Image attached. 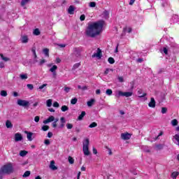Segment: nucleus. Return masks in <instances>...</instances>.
I'll return each mask as SVG.
<instances>
[{
    "mask_svg": "<svg viewBox=\"0 0 179 179\" xmlns=\"http://www.w3.org/2000/svg\"><path fill=\"white\" fill-rule=\"evenodd\" d=\"M0 94L2 97H6V96H8V92L6 90H1Z\"/></svg>",
    "mask_w": 179,
    "mask_h": 179,
    "instance_id": "30",
    "label": "nucleus"
},
{
    "mask_svg": "<svg viewBox=\"0 0 179 179\" xmlns=\"http://www.w3.org/2000/svg\"><path fill=\"white\" fill-rule=\"evenodd\" d=\"M44 143H45V145L48 146V145H50V142L48 139H46V140H45Z\"/></svg>",
    "mask_w": 179,
    "mask_h": 179,
    "instance_id": "57",
    "label": "nucleus"
},
{
    "mask_svg": "<svg viewBox=\"0 0 179 179\" xmlns=\"http://www.w3.org/2000/svg\"><path fill=\"white\" fill-rule=\"evenodd\" d=\"M117 79H118L119 82H120V83H122V82H124V77L118 76Z\"/></svg>",
    "mask_w": 179,
    "mask_h": 179,
    "instance_id": "51",
    "label": "nucleus"
},
{
    "mask_svg": "<svg viewBox=\"0 0 179 179\" xmlns=\"http://www.w3.org/2000/svg\"><path fill=\"white\" fill-rule=\"evenodd\" d=\"M43 54H45V57H50V50L48 48L43 49Z\"/></svg>",
    "mask_w": 179,
    "mask_h": 179,
    "instance_id": "22",
    "label": "nucleus"
},
{
    "mask_svg": "<svg viewBox=\"0 0 179 179\" xmlns=\"http://www.w3.org/2000/svg\"><path fill=\"white\" fill-rule=\"evenodd\" d=\"M108 62H109V64L113 65V64H114L115 62V60H114V58H113V57H109L108 59Z\"/></svg>",
    "mask_w": 179,
    "mask_h": 179,
    "instance_id": "35",
    "label": "nucleus"
},
{
    "mask_svg": "<svg viewBox=\"0 0 179 179\" xmlns=\"http://www.w3.org/2000/svg\"><path fill=\"white\" fill-rule=\"evenodd\" d=\"M53 107L58 108V107H59V103H58V102L53 103Z\"/></svg>",
    "mask_w": 179,
    "mask_h": 179,
    "instance_id": "56",
    "label": "nucleus"
},
{
    "mask_svg": "<svg viewBox=\"0 0 179 179\" xmlns=\"http://www.w3.org/2000/svg\"><path fill=\"white\" fill-rule=\"evenodd\" d=\"M85 115H86V112L83 111L81 113V114L78 117V121H82V120H83V117H85Z\"/></svg>",
    "mask_w": 179,
    "mask_h": 179,
    "instance_id": "20",
    "label": "nucleus"
},
{
    "mask_svg": "<svg viewBox=\"0 0 179 179\" xmlns=\"http://www.w3.org/2000/svg\"><path fill=\"white\" fill-rule=\"evenodd\" d=\"M80 66V63H76L73 66L72 70L75 71V69H78Z\"/></svg>",
    "mask_w": 179,
    "mask_h": 179,
    "instance_id": "33",
    "label": "nucleus"
},
{
    "mask_svg": "<svg viewBox=\"0 0 179 179\" xmlns=\"http://www.w3.org/2000/svg\"><path fill=\"white\" fill-rule=\"evenodd\" d=\"M90 8H96V2H90Z\"/></svg>",
    "mask_w": 179,
    "mask_h": 179,
    "instance_id": "50",
    "label": "nucleus"
},
{
    "mask_svg": "<svg viewBox=\"0 0 179 179\" xmlns=\"http://www.w3.org/2000/svg\"><path fill=\"white\" fill-rule=\"evenodd\" d=\"M55 120V117L50 116L47 120L43 121V124H48V122H52Z\"/></svg>",
    "mask_w": 179,
    "mask_h": 179,
    "instance_id": "12",
    "label": "nucleus"
},
{
    "mask_svg": "<svg viewBox=\"0 0 179 179\" xmlns=\"http://www.w3.org/2000/svg\"><path fill=\"white\" fill-rule=\"evenodd\" d=\"M76 103H78V99L77 98H74V99H72L71 100V104H76Z\"/></svg>",
    "mask_w": 179,
    "mask_h": 179,
    "instance_id": "44",
    "label": "nucleus"
},
{
    "mask_svg": "<svg viewBox=\"0 0 179 179\" xmlns=\"http://www.w3.org/2000/svg\"><path fill=\"white\" fill-rule=\"evenodd\" d=\"M66 128L67 129H72L73 128V124L71 123H67Z\"/></svg>",
    "mask_w": 179,
    "mask_h": 179,
    "instance_id": "43",
    "label": "nucleus"
},
{
    "mask_svg": "<svg viewBox=\"0 0 179 179\" xmlns=\"http://www.w3.org/2000/svg\"><path fill=\"white\" fill-rule=\"evenodd\" d=\"M41 129L43 131H48L50 129V127L48 125H43Z\"/></svg>",
    "mask_w": 179,
    "mask_h": 179,
    "instance_id": "36",
    "label": "nucleus"
},
{
    "mask_svg": "<svg viewBox=\"0 0 179 179\" xmlns=\"http://www.w3.org/2000/svg\"><path fill=\"white\" fill-rule=\"evenodd\" d=\"M104 19H108L110 16V12H108L107 10H105L102 13Z\"/></svg>",
    "mask_w": 179,
    "mask_h": 179,
    "instance_id": "15",
    "label": "nucleus"
},
{
    "mask_svg": "<svg viewBox=\"0 0 179 179\" xmlns=\"http://www.w3.org/2000/svg\"><path fill=\"white\" fill-rule=\"evenodd\" d=\"M68 12L70 15H73V12H75V8L73 6H70L69 7Z\"/></svg>",
    "mask_w": 179,
    "mask_h": 179,
    "instance_id": "18",
    "label": "nucleus"
},
{
    "mask_svg": "<svg viewBox=\"0 0 179 179\" xmlns=\"http://www.w3.org/2000/svg\"><path fill=\"white\" fill-rule=\"evenodd\" d=\"M27 87H28L29 90H33V89H34V86H33L31 84L27 85Z\"/></svg>",
    "mask_w": 179,
    "mask_h": 179,
    "instance_id": "47",
    "label": "nucleus"
},
{
    "mask_svg": "<svg viewBox=\"0 0 179 179\" xmlns=\"http://www.w3.org/2000/svg\"><path fill=\"white\" fill-rule=\"evenodd\" d=\"M23 140V136L20 133H17L15 134V142H20V141Z\"/></svg>",
    "mask_w": 179,
    "mask_h": 179,
    "instance_id": "10",
    "label": "nucleus"
},
{
    "mask_svg": "<svg viewBox=\"0 0 179 179\" xmlns=\"http://www.w3.org/2000/svg\"><path fill=\"white\" fill-rule=\"evenodd\" d=\"M25 134H27V138L28 141L31 142V141H33V138H31L33 136V133H31L30 131H25Z\"/></svg>",
    "mask_w": 179,
    "mask_h": 179,
    "instance_id": "14",
    "label": "nucleus"
},
{
    "mask_svg": "<svg viewBox=\"0 0 179 179\" xmlns=\"http://www.w3.org/2000/svg\"><path fill=\"white\" fill-rule=\"evenodd\" d=\"M163 52L165 54V55H168V54H169V49H167L166 48H164Z\"/></svg>",
    "mask_w": 179,
    "mask_h": 179,
    "instance_id": "49",
    "label": "nucleus"
},
{
    "mask_svg": "<svg viewBox=\"0 0 179 179\" xmlns=\"http://www.w3.org/2000/svg\"><path fill=\"white\" fill-rule=\"evenodd\" d=\"M6 128H13V124H12V122L10 120H7L6 122Z\"/></svg>",
    "mask_w": 179,
    "mask_h": 179,
    "instance_id": "19",
    "label": "nucleus"
},
{
    "mask_svg": "<svg viewBox=\"0 0 179 179\" xmlns=\"http://www.w3.org/2000/svg\"><path fill=\"white\" fill-rule=\"evenodd\" d=\"M171 124L173 126V127H176L177 125H178V121L177 120V119H174L171 121Z\"/></svg>",
    "mask_w": 179,
    "mask_h": 179,
    "instance_id": "32",
    "label": "nucleus"
},
{
    "mask_svg": "<svg viewBox=\"0 0 179 179\" xmlns=\"http://www.w3.org/2000/svg\"><path fill=\"white\" fill-rule=\"evenodd\" d=\"M31 52H33L34 59H36V58H37V54L36 53V48H32Z\"/></svg>",
    "mask_w": 179,
    "mask_h": 179,
    "instance_id": "46",
    "label": "nucleus"
},
{
    "mask_svg": "<svg viewBox=\"0 0 179 179\" xmlns=\"http://www.w3.org/2000/svg\"><path fill=\"white\" fill-rule=\"evenodd\" d=\"M20 78L22 80H24V79H27L28 76L27 74H20Z\"/></svg>",
    "mask_w": 179,
    "mask_h": 179,
    "instance_id": "37",
    "label": "nucleus"
},
{
    "mask_svg": "<svg viewBox=\"0 0 179 179\" xmlns=\"http://www.w3.org/2000/svg\"><path fill=\"white\" fill-rule=\"evenodd\" d=\"M62 111H63V113H65V111H68V110H69V108L67 106H62L61 108Z\"/></svg>",
    "mask_w": 179,
    "mask_h": 179,
    "instance_id": "29",
    "label": "nucleus"
},
{
    "mask_svg": "<svg viewBox=\"0 0 179 179\" xmlns=\"http://www.w3.org/2000/svg\"><path fill=\"white\" fill-rule=\"evenodd\" d=\"M161 113H162V114H166V113H167V108H166V107H162V108Z\"/></svg>",
    "mask_w": 179,
    "mask_h": 179,
    "instance_id": "45",
    "label": "nucleus"
},
{
    "mask_svg": "<svg viewBox=\"0 0 179 179\" xmlns=\"http://www.w3.org/2000/svg\"><path fill=\"white\" fill-rule=\"evenodd\" d=\"M17 103L18 104V106H21L22 107H29V104L28 101L22 99H18Z\"/></svg>",
    "mask_w": 179,
    "mask_h": 179,
    "instance_id": "6",
    "label": "nucleus"
},
{
    "mask_svg": "<svg viewBox=\"0 0 179 179\" xmlns=\"http://www.w3.org/2000/svg\"><path fill=\"white\" fill-rule=\"evenodd\" d=\"M0 57L3 61H5V62H8V61H10V59L8 57H5L3 54H0Z\"/></svg>",
    "mask_w": 179,
    "mask_h": 179,
    "instance_id": "23",
    "label": "nucleus"
},
{
    "mask_svg": "<svg viewBox=\"0 0 179 179\" xmlns=\"http://www.w3.org/2000/svg\"><path fill=\"white\" fill-rule=\"evenodd\" d=\"M106 94L107 96H111L113 94V90L111 89L106 90Z\"/></svg>",
    "mask_w": 179,
    "mask_h": 179,
    "instance_id": "41",
    "label": "nucleus"
},
{
    "mask_svg": "<svg viewBox=\"0 0 179 179\" xmlns=\"http://www.w3.org/2000/svg\"><path fill=\"white\" fill-rule=\"evenodd\" d=\"M80 52H82V49L80 48H73V52L71 55V59L74 62L78 61L80 58Z\"/></svg>",
    "mask_w": 179,
    "mask_h": 179,
    "instance_id": "3",
    "label": "nucleus"
},
{
    "mask_svg": "<svg viewBox=\"0 0 179 179\" xmlns=\"http://www.w3.org/2000/svg\"><path fill=\"white\" fill-rule=\"evenodd\" d=\"M137 93H138V97H139L140 99H142V97H145V96H147V95H148V94H146V93H143V94H142V90H139L137 92Z\"/></svg>",
    "mask_w": 179,
    "mask_h": 179,
    "instance_id": "17",
    "label": "nucleus"
},
{
    "mask_svg": "<svg viewBox=\"0 0 179 179\" xmlns=\"http://www.w3.org/2000/svg\"><path fill=\"white\" fill-rule=\"evenodd\" d=\"M121 138L123 141H128L131 139V134L129 133H122L121 134Z\"/></svg>",
    "mask_w": 179,
    "mask_h": 179,
    "instance_id": "8",
    "label": "nucleus"
},
{
    "mask_svg": "<svg viewBox=\"0 0 179 179\" xmlns=\"http://www.w3.org/2000/svg\"><path fill=\"white\" fill-rule=\"evenodd\" d=\"M173 138H175V140L176 141L177 143L176 145H178V146H179V134H176Z\"/></svg>",
    "mask_w": 179,
    "mask_h": 179,
    "instance_id": "31",
    "label": "nucleus"
},
{
    "mask_svg": "<svg viewBox=\"0 0 179 179\" xmlns=\"http://www.w3.org/2000/svg\"><path fill=\"white\" fill-rule=\"evenodd\" d=\"M148 107H150L151 108H155V107H156V101L155 100V98L152 97L150 99V101L148 103Z\"/></svg>",
    "mask_w": 179,
    "mask_h": 179,
    "instance_id": "9",
    "label": "nucleus"
},
{
    "mask_svg": "<svg viewBox=\"0 0 179 179\" xmlns=\"http://www.w3.org/2000/svg\"><path fill=\"white\" fill-rule=\"evenodd\" d=\"M48 138H52V132L49 131L48 133Z\"/></svg>",
    "mask_w": 179,
    "mask_h": 179,
    "instance_id": "58",
    "label": "nucleus"
},
{
    "mask_svg": "<svg viewBox=\"0 0 179 179\" xmlns=\"http://www.w3.org/2000/svg\"><path fill=\"white\" fill-rule=\"evenodd\" d=\"M85 19H86V16L85 15H80V20H81V22H83V20H85Z\"/></svg>",
    "mask_w": 179,
    "mask_h": 179,
    "instance_id": "52",
    "label": "nucleus"
},
{
    "mask_svg": "<svg viewBox=\"0 0 179 179\" xmlns=\"http://www.w3.org/2000/svg\"><path fill=\"white\" fill-rule=\"evenodd\" d=\"M157 148H158V149H163V145L162 144L157 145Z\"/></svg>",
    "mask_w": 179,
    "mask_h": 179,
    "instance_id": "64",
    "label": "nucleus"
},
{
    "mask_svg": "<svg viewBox=\"0 0 179 179\" xmlns=\"http://www.w3.org/2000/svg\"><path fill=\"white\" fill-rule=\"evenodd\" d=\"M26 155H27V151H26V150H21L20 152V156H21V157H24V156H26Z\"/></svg>",
    "mask_w": 179,
    "mask_h": 179,
    "instance_id": "26",
    "label": "nucleus"
},
{
    "mask_svg": "<svg viewBox=\"0 0 179 179\" xmlns=\"http://www.w3.org/2000/svg\"><path fill=\"white\" fill-rule=\"evenodd\" d=\"M58 69V66L57 65H54L52 66V68L50 69V72H55Z\"/></svg>",
    "mask_w": 179,
    "mask_h": 179,
    "instance_id": "28",
    "label": "nucleus"
},
{
    "mask_svg": "<svg viewBox=\"0 0 179 179\" xmlns=\"http://www.w3.org/2000/svg\"><path fill=\"white\" fill-rule=\"evenodd\" d=\"M113 71H114L113 69H106L103 74L108 75V73H110V71L113 72Z\"/></svg>",
    "mask_w": 179,
    "mask_h": 179,
    "instance_id": "40",
    "label": "nucleus"
},
{
    "mask_svg": "<svg viewBox=\"0 0 179 179\" xmlns=\"http://www.w3.org/2000/svg\"><path fill=\"white\" fill-rule=\"evenodd\" d=\"M96 127H97V123L96 122H94L89 125V128H96Z\"/></svg>",
    "mask_w": 179,
    "mask_h": 179,
    "instance_id": "38",
    "label": "nucleus"
},
{
    "mask_svg": "<svg viewBox=\"0 0 179 179\" xmlns=\"http://www.w3.org/2000/svg\"><path fill=\"white\" fill-rule=\"evenodd\" d=\"M29 2H30V0H22L21 6H24V5H27Z\"/></svg>",
    "mask_w": 179,
    "mask_h": 179,
    "instance_id": "34",
    "label": "nucleus"
},
{
    "mask_svg": "<svg viewBox=\"0 0 179 179\" xmlns=\"http://www.w3.org/2000/svg\"><path fill=\"white\" fill-rule=\"evenodd\" d=\"M70 91H71V87H64V92L66 93H69Z\"/></svg>",
    "mask_w": 179,
    "mask_h": 179,
    "instance_id": "48",
    "label": "nucleus"
},
{
    "mask_svg": "<svg viewBox=\"0 0 179 179\" xmlns=\"http://www.w3.org/2000/svg\"><path fill=\"white\" fill-rule=\"evenodd\" d=\"M43 64H45V59H42V60H41V62H39V65H43Z\"/></svg>",
    "mask_w": 179,
    "mask_h": 179,
    "instance_id": "60",
    "label": "nucleus"
},
{
    "mask_svg": "<svg viewBox=\"0 0 179 179\" xmlns=\"http://www.w3.org/2000/svg\"><path fill=\"white\" fill-rule=\"evenodd\" d=\"M94 99H92L90 101L87 102V104L88 106V107H92V106H93L94 103Z\"/></svg>",
    "mask_w": 179,
    "mask_h": 179,
    "instance_id": "24",
    "label": "nucleus"
},
{
    "mask_svg": "<svg viewBox=\"0 0 179 179\" xmlns=\"http://www.w3.org/2000/svg\"><path fill=\"white\" fill-rule=\"evenodd\" d=\"M104 26V21L99 20L96 22L89 23L87 29L85 30V34L87 37H91L92 38L99 36L103 30V27Z\"/></svg>",
    "mask_w": 179,
    "mask_h": 179,
    "instance_id": "1",
    "label": "nucleus"
},
{
    "mask_svg": "<svg viewBox=\"0 0 179 179\" xmlns=\"http://www.w3.org/2000/svg\"><path fill=\"white\" fill-rule=\"evenodd\" d=\"M21 43H22V44H27V43H29V38L27 37V36H21Z\"/></svg>",
    "mask_w": 179,
    "mask_h": 179,
    "instance_id": "11",
    "label": "nucleus"
},
{
    "mask_svg": "<svg viewBox=\"0 0 179 179\" xmlns=\"http://www.w3.org/2000/svg\"><path fill=\"white\" fill-rule=\"evenodd\" d=\"M90 143V141L89 138H85L84 140V142L83 143V152L85 155V156H89L90 155V151H89V145Z\"/></svg>",
    "mask_w": 179,
    "mask_h": 179,
    "instance_id": "4",
    "label": "nucleus"
},
{
    "mask_svg": "<svg viewBox=\"0 0 179 179\" xmlns=\"http://www.w3.org/2000/svg\"><path fill=\"white\" fill-rule=\"evenodd\" d=\"M45 86H47V84H43L42 85H41L39 87V89L41 90V89H44V87H45Z\"/></svg>",
    "mask_w": 179,
    "mask_h": 179,
    "instance_id": "62",
    "label": "nucleus"
},
{
    "mask_svg": "<svg viewBox=\"0 0 179 179\" xmlns=\"http://www.w3.org/2000/svg\"><path fill=\"white\" fill-rule=\"evenodd\" d=\"M103 54L101 53V50L100 48L97 49V52L94 53L92 56V58H98L99 59H101Z\"/></svg>",
    "mask_w": 179,
    "mask_h": 179,
    "instance_id": "7",
    "label": "nucleus"
},
{
    "mask_svg": "<svg viewBox=\"0 0 179 179\" xmlns=\"http://www.w3.org/2000/svg\"><path fill=\"white\" fill-rule=\"evenodd\" d=\"M61 63V59L59 57L56 58V64H59Z\"/></svg>",
    "mask_w": 179,
    "mask_h": 179,
    "instance_id": "63",
    "label": "nucleus"
},
{
    "mask_svg": "<svg viewBox=\"0 0 179 179\" xmlns=\"http://www.w3.org/2000/svg\"><path fill=\"white\" fill-rule=\"evenodd\" d=\"M53 78H57V71H52Z\"/></svg>",
    "mask_w": 179,
    "mask_h": 179,
    "instance_id": "61",
    "label": "nucleus"
},
{
    "mask_svg": "<svg viewBox=\"0 0 179 179\" xmlns=\"http://www.w3.org/2000/svg\"><path fill=\"white\" fill-rule=\"evenodd\" d=\"M131 96H132V92H131L117 91L115 94L116 97H131Z\"/></svg>",
    "mask_w": 179,
    "mask_h": 179,
    "instance_id": "5",
    "label": "nucleus"
},
{
    "mask_svg": "<svg viewBox=\"0 0 179 179\" xmlns=\"http://www.w3.org/2000/svg\"><path fill=\"white\" fill-rule=\"evenodd\" d=\"M46 106L47 107H51L52 106V99H48L46 101Z\"/></svg>",
    "mask_w": 179,
    "mask_h": 179,
    "instance_id": "25",
    "label": "nucleus"
},
{
    "mask_svg": "<svg viewBox=\"0 0 179 179\" xmlns=\"http://www.w3.org/2000/svg\"><path fill=\"white\" fill-rule=\"evenodd\" d=\"M13 164L8 163L0 169V174H12L13 173Z\"/></svg>",
    "mask_w": 179,
    "mask_h": 179,
    "instance_id": "2",
    "label": "nucleus"
},
{
    "mask_svg": "<svg viewBox=\"0 0 179 179\" xmlns=\"http://www.w3.org/2000/svg\"><path fill=\"white\" fill-rule=\"evenodd\" d=\"M50 169L53 171L58 170V167L55 166V162L54 160L50 162Z\"/></svg>",
    "mask_w": 179,
    "mask_h": 179,
    "instance_id": "13",
    "label": "nucleus"
},
{
    "mask_svg": "<svg viewBox=\"0 0 179 179\" xmlns=\"http://www.w3.org/2000/svg\"><path fill=\"white\" fill-rule=\"evenodd\" d=\"M92 152H93L94 155H97V150L95 148H92Z\"/></svg>",
    "mask_w": 179,
    "mask_h": 179,
    "instance_id": "59",
    "label": "nucleus"
},
{
    "mask_svg": "<svg viewBox=\"0 0 179 179\" xmlns=\"http://www.w3.org/2000/svg\"><path fill=\"white\" fill-rule=\"evenodd\" d=\"M178 176H179V172L178 171L173 172L171 174V177L172 179H177V177H178Z\"/></svg>",
    "mask_w": 179,
    "mask_h": 179,
    "instance_id": "16",
    "label": "nucleus"
},
{
    "mask_svg": "<svg viewBox=\"0 0 179 179\" xmlns=\"http://www.w3.org/2000/svg\"><path fill=\"white\" fill-rule=\"evenodd\" d=\"M34 36H40V34H41V32H40V29H35L34 30Z\"/></svg>",
    "mask_w": 179,
    "mask_h": 179,
    "instance_id": "27",
    "label": "nucleus"
},
{
    "mask_svg": "<svg viewBox=\"0 0 179 179\" xmlns=\"http://www.w3.org/2000/svg\"><path fill=\"white\" fill-rule=\"evenodd\" d=\"M35 122H38L40 121V116H36L34 117Z\"/></svg>",
    "mask_w": 179,
    "mask_h": 179,
    "instance_id": "54",
    "label": "nucleus"
},
{
    "mask_svg": "<svg viewBox=\"0 0 179 179\" xmlns=\"http://www.w3.org/2000/svg\"><path fill=\"white\" fill-rule=\"evenodd\" d=\"M30 174H31V172L29 171H27L24 172L22 177H24V178L29 177Z\"/></svg>",
    "mask_w": 179,
    "mask_h": 179,
    "instance_id": "39",
    "label": "nucleus"
},
{
    "mask_svg": "<svg viewBox=\"0 0 179 179\" xmlns=\"http://www.w3.org/2000/svg\"><path fill=\"white\" fill-rule=\"evenodd\" d=\"M57 122H58V120H56V121L53 122L52 124L53 128H57Z\"/></svg>",
    "mask_w": 179,
    "mask_h": 179,
    "instance_id": "53",
    "label": "nucleus"
},
{
    "mask_svg": "<svg viewBox=\"0 0 179 179\" xmlns=\"http://www.w3.org/2000/svg\"><path fill=\"white\" fill-rule=\"evenodd\" d=\"M60 121H61L62 124H65V122H66V120H65V117H64L60 118Z\"/></svg>",
    "mask_w": 179,
    "mask_h": 179,
    "instance_id": "55",
    "label": "nucleus"
},
{
    "mask_svg": "<svg viewBox=\"0 0 179 179\" xmlns=\"http://www.w3.org/2000/svg\"><path fill=\"white\" fill-rule=\"evenodd\" d=\"M69 163H70V164H73V163H75V159L71 156L69 157Z\"/></svg>",
    "mask_w": 179,
    "mask_h": 179,
    "instance_id": "42",
    "label": "nucleus"
},
{
    "mask_svg": "<svg viewBox=\"0 0 179 179\" xmlns=\"http://www.w3.org/2000/svg\"><path fill=\"white\" fill-rule=\"evenodd\" d=\"M131 33L132 31V28L131 27H124L123 28V33Z\"/></svg>",
    "mask_w": 179,
    "mask_h": 179,
    "instance_id": "21",
    "label": "nucleus"
}]
</instances>
